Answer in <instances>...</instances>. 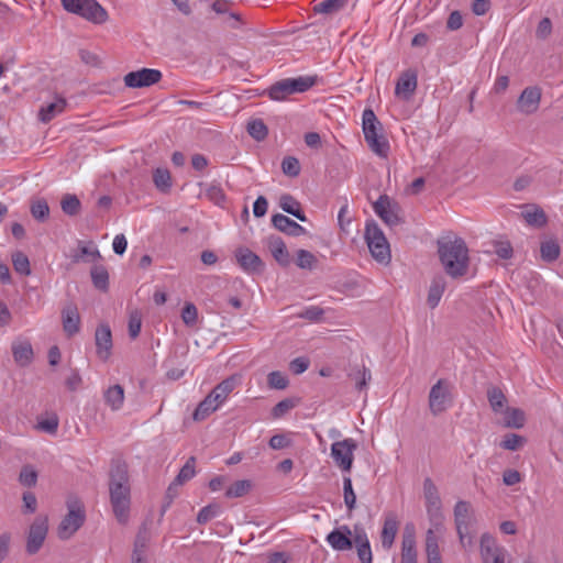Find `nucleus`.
<instances>
[{"label":"nucleus","instance_id":"1","mask_svg":"<svg viewBox=\"0 0 563 563\" xmlns=\"http://www.w3.org/2000/svg\"><path fill=\"white\" fill-rule=\"evenodd\" d=\"M110 503L118 522L125 525L129 521L131 506V487L128 465L115 461L111 464L109 473Z\"/></svg>","mask_w":563,"mask_h":563},{"label":"nucleus","instance_id":"2","mask_svg":"<svg viewBox=\"0 0 563 563\" xmlns=\"http://www.w3.org/2000/svg\"><path fill=\"white\" fill-rule=\"evenodd\" d=\"M438 253L445 273L452 278L464 276L468 269V249L461 238L438 241Z\"/></svg>","mask_w":563,"mask_h":563},{"label":"nucleus","instance_id":"3","mask_svg":"<svg viewBox=\"0 0 563 563\" xmlns=\"http://www.w3.org/2000/svg\"><path fill=\"white\" fill-rule=\"evenodd\" d=\"M362 125L364 139L368 147L378 156L386 157L389 152V143L380 133L383 129L382 123L372 109L367 108L363 111Z\"/></svg>","mask_w":563,"mask_h":563},{"label":"nucleus","instance_id":"4","mask_svg":"<svg viewBox=\"0 0 563 563\" xmlns=\"http://www.w3.org/2000/svg\"><path fill=\"white\" fill-rule=\"evenodd\" d=\"M314 85L316 77L311 76L284 78L271 85L264 93L273 101H284L291 95L306 92Z\"/></svg>","mask_w":563,"mask_h":563},{"label":"nucleus","instance_id":"5","mask_svg":"<svg viewBox=\"0 0 563 563\" xmlns=\"http://www.w3.org/2000/svg\"><path fill=\"white\" fill-rule=\"evenodd\" d=\"M365 240L372 256L379 263L388 264L390 261L389 243L374 220L366 222Z\"/></svg>","mask_w":563,"mask_h":563},{"label":"nucleus","instance_id":"6","mask_svg":"<svg viewBox=\"0 0 563 563\" xmlns=\"http://www.w3.org/2000/svg\"><path fill=\"white\" fill-rule=\"evenodd\" d=\"M452 390L453 385L444 378L432 385L428 396V405L434 417L445 412L453 405Z\"/></svg>","mask_w":563,"mask_h":563},{"label":"nucleus","instance_id":"7","mask_svg":"<svg viewBox=\"0 0 563 563\" xmlns=\"http://www.w3.org/2000/svg\"><path fill=\"white\" fill-rule=\"evenodd\" d=\"M64 9L95 23L107 20V11L96 0H62Z\"/></svg>","mask_w":563,"mask_h":563},{"label":"nucleus","instance_id":"8","mask_svg":"<svg viewBox=\"0 0 563 563\" xmlns=\"http://www.w3.org/2000/svg\"><path fill=\"white\" fill-rule=\"evenodd\" d=\"M454 522L463 548L472 544V538L468 536L472 522V509L470 503L459 500L454 506Z\"/></svg>","mask_w":563,"mask_h":563},{"label":"nucleus","instance_id":"9","mask_svg":"<svg viewBox=\"0 0 563 563\" xmlns=\"http://www.w3.org/2000/svg\"><path fill=\"white\" fill-rule=\"evenodd\" d=\"M356 448L357 444L352 438L332 443L331 456L335 465L343 472L351 471Z\"/></svg>","mask_w":563,"mask_h":563},{"label":"nucleus","instance_id":"10","mask_svg":"<svg viewBox=\"0 0 563 563\" xmlns=\"http://www.w3.org/2000/svg\"><path fill=\"white\" fill-rule=\"evenodd\" d=\"M47 532H48L47 517L37 516L34 519L33 523L30 526V529H29V532L26 536L25 550H26L27 554L34 555L41 550V548L47 537Z\"/></svg>","mask_w":563,"mask_h":563},{"label":"nucleus","instance_id":"11","mask_svg":"<svg viewBox=\"0 0 563 563\" xmlns=\"http://www.w3.org/2000/svg\"><path fill=\"white\" fill-rule=\"evenodd\" d=\"M85 522V512L76 504L68 506V514L58 526V537L62 540L69 539Z\"/></svg>","mask_w":563,"mask_h":563},{"label":"nucleus","instance_id":"12","mask_svg":"<svg viewBox=\"0 0 563 563\" xmlns=\"http://www.w3.org/2000/svg\"><path fill=\"white\" fill-rule=\"evenodd\" d=\"M423 495L426 499L427 512L430 520L435 525H440L442 519L441 515V499L439 496L438 488L430 477L423 481Z\"/></svg>","mask_w":563,"mask_h":563},{"label":"nucleus","instance_id":"13","mask_svg":"<svg viewBox=\"0 0 563 563\" xmlns=\"http://www.w3.org/2000/svg\"><path fill=\"white\" fill-rule=\"evenodd\" d=\"M481 556L484 563H506L507 551L488 533L481 537Z\"/></svg>","mask_w":563,"mask_h":563},{"label":"nucleus","instance_id":"14","mask_svg":"<svg viewBox=\"0 0 563 563\" xmlns=\"http://www.w3.org/2000/svg\"><path fill=\"white\" fill-rule=\"evenodd\" d=\"M373 209L388 227H395L401 222L398 214V205L393 202L387 195L379 196L373 203Z\"/></svg>","mask_w":563,"mask_h":563},{"label":"nucleus","instance_id":"15","mask_svg":"<svg viewBox=\"0 0 563 563\" xmlns=\"http://www.w3.org/2000/svg\"><path fill=\"white\" fill-rule=\"evenodd\" d=\"M162 79V73L158 69L142 68L136 71H130L124 76V85L129 88L150 87Z\"/></svg>","mask_w":563,"mask_h":563},{"label":"nucleus","instance_id":"16","mask_svg":"<svg viewBox=\"0 0 563 563\" xmlns=\"http://www.w3.org/2000/svg\"><path fill=\"white\" fill-rule=\"evenodd\" d=\"M354 529L351 530L349 526L343 525L331 531L325 540L328 544L335 551H347L353 548Z\"/></svg>","mask_w":563,"mask_h":563},{"label":"nucleus","instance_id":"17","mask_svg":"<svg viewBox=\"0 0 563 563\" xmlns=\"http://www.w3.org/2000/svg\"><path fill=\"white\" fill-rule=\"evenodd\" d=\"M542 91L537 86H530L522 90L518 100L517 108L521 113L532 114L540 106Z\"/></svg>","mask_w":563,"mask_h":563},{"label":"nucleus","instance_id":"18","mask_svg":"<svg viewBox=\"0 0 563 563\" xmlns=\"http://www.w3.org/2000/svg\"><path fill=\"white\" fill-rule=\"evenodd\" d=\"M418 85L417 71L408 69L404 71L396 82L395 95L404 100H409Z\"/></svg>","mask_w":563,"mask_h":563},{"label":"nucleus","instance_id":"19","mask_svg":"<svg viewBox=\"0 0 563 563\" xmlns=\"http://www.w3.org/2000/svg\"><path fill=\"white\" fill-rule=\"evenodd\" d=\"M353 544L356 547L358 560L362 563H372L373 554L371 543L365 529L361 525H354Z\"/></svg>","mask_w":563,"mask_h":563},{"label":"nucleus","instance_id":"20","mask_svg":"<svg viewBox=\"0 0 563 563\" xmlns=\"http://www.w3.org/2000/svg\"><path fill=\"white\" fill-rule=\"evenodd\" d=\"M96 353L102 361H107L111 354L112 335L108 324H100L95 333Z\"/></svg>","mask_w":563,"mask_h":563},{"label":"nucleus","instance_id":"21","mask_svg":"<svg viewBox=\"0 0 563 563\" xmlns=\"http://www.w3.org/2000/svg\"><path fill=\"white\" fill-rule=\"evenodd\" d=\"M11 350H12V355H13L14 362L19 366L25 367L32 363L33 357H34V352H33L32 344L29 340L20 339V338L15 339L12 342Z\"/></svg>","mask_w":563,"mask_h":563},{"label":"nucleus","instance_id":"22","mask_svg":"<svg viewBox=\"0 0 563 563\" xmlns=\"http://www.w3.org/2000/svg\"><path fill=\"white\" fill-rule=\"evenodd\" d=\"M235 257L242 269L247 273H261L264 269V263L260 256L246 247L238 249Z\"/></svg>","mask_w":563,"mask_h":563},{"label":"nucleus","instance_id":"23","mask_svg":"<svg viewBox=\"0 0 563 563\" xmlns=\"http://www.w3.org/2000/svg\"><path fill=\"white\" fill-rule=\"evenodd\" d=\"M399 528V521L397 519L396 514L388 512L385 515L382 532H380V542L382 547L385 550H390L394 545L395 538L397 536Z\"/></svg>","mask_w":563,"mask_h":563},{"label":"nucleus","instance_id":"24","mask_svg":"<svg viewBox=\"0 0 563 563\" xmlns=\"http://www.w3.org/2000/svg\"><path fill=\"white\" fill-rule=\"evenodd\" d=\"M272 224L278 231L290 236H300L307 233V230L302 225H300L299 223H297L296 221L291 220L290 218L283 213L274 214L272 217Z\"/></svg>","mask_w":563,"mask_h":563},{"label":"nucleus","instance_id":"25","mask_svg":"<svg viewBox=\"0 0 563 563\" xmlns=\"http://www.w3.org/2000/svg\"><path fill=\"white\" fill-rule=\"evenodd\" d=\"M196 474V457L190 456L184 466L180 468L178 475L167 488V496L173 498L177 494V488L191 479Z\"/></svg>","mask_w":563,"mask_h":563},{"label":"nucleus","instance_id":"26","mask_svg":"<svg viewBox=\"0 0 563 563\" xmlns=\"http://www.w3.org/2000/svg\"><path fill=\"white\" fill-rule=\"evenodd\" d=\"M150 541V531L146 525H143L135 537L132 552V563H146L145 552Z\"/></svg>","mask_w":563,"mask_h":563},{"label":"nucleus","instance_id":"27","mask_svg":"<svg viewBox=\"0 0 563 563\" xmlns=\"http://www.w3.org/2000/svg\"><path fill=\"white\" fill-rule=\"evenodd\" d=\"M267 245L273 257L279 265L288 266L290 264V254L282 238L277 235H269L267 238Z\"/></svg>","mask_w":563,"mask_h":563},{"label":"nucleus","instance_id":"28","mask_svg":"<svg viewBox=\"0 0 563 563\" xmlns=\"http://www.w3.org/2000/svg\"><path fill=\"white\" fill-rule=\"evenodd\" d=\"M67 106V101L63 97H56L55 100L46 106L41 107L38 119L43 123L51 122L55 117L63 113Z\"/></svg>","mask_w":563,"mask_h":563},{"label":"nucleus","instance_id":"29","mask_svg":"<svg viewBox=\"0 0 563 563\" xmlns=\"http://www.w3.org/2000/svg\"><path fill=\"white\" fill-rule=\"evenodd\" d=\"M62 318L64 331L68 336H73L79 331L80 317L74 305H69L64 308Z\"/></svg>","mask_w":563,"mask_h":563},{"label":"nucleus","instance_id":"30","mask_svg":"<svg viewBox=\"0 0 563 563\" xmlns=\"http://www.w3.org/2000/svg\"><path fill=\"white\" fill-rule=\"evenodd\" d=\"M445 288L446 280L444 276L437 275L432 278L427 297V303L431 309L438 307Z\"/></svg>","mask_w":563,"mask_h":563},{"label":"nucleus","instance_id":"31","mask_svg":"<svg viewBox=\"0 0 563 563\" xmlns=\"http://www.w3.org/2000/svg\"><path fill=\"white\" fill-rule=\"evenodd\" d=\"M521 217L529 225L534 228H542L548 223L545 212L536 205L527 206L525 211L521 212Z\"/></svg>","mask_w":563,"mask_h":563},{"label":"nucleus","instance_id":"32","mask_svg":"<svg viewBox=\"0 0 563 563\" xmlns=\"http://www.w3.org/2000/svg\"><path fill=\"white\" fill-rule=\"evenodd\" d=\"M239 378L236 376H230L223 379L220 384H218L210 394L213 399H216L221 405L225 401L228 396L234 390V388L239 384Z\"/></svg>","mask_w":563,"mask_h":563},{"label":"nucleus","instance_id":"33","mask_svg":"<svg viewBox=\"0 0 563 563\" xmlns=\"http://www.w3.org/2000/svg\"><path fill=\"white\" fill-rule=\"evenodd\" d=\"M279 207L286 213H289L297 218L299 221L306 222L307 217L301 209L300 202L289 194H285L279 199Z\"/></svg>","mask_w":563,"mask_h":563},{"label":"nucleus","instance_id":"34","mask_svg":"<svg viewBox=\"0 0 563 563\" xmlns=\"http://www.w3.org/2000/svg\"><path fill=\"white\" fill-rule=\"evenodd\" d=\"M106 404L112 410H119L122 408L124 402V389L121 385L115 384L107 388L103 393Z\"/></svg>","mask_w":563,"mask_h":563},{"label":"nucleus","instance_id":"35","mask_svg":"<svg viewBox=\"0 0 563 563\" xmlns=\"http://www.w3.org/2000/svg\"><path fill=\"white\" fill-rule=\"evenodd\" d=\"M101 258L99 250L91 243V246L80 245L77 251L71 254V262L78 264L80 262H95Z\"/></svg>","mask_w":563,"mask_h":563},{"label":"nucleus","instance_id":"36","mask_svg":"<svg viewBox=\"0 0 563 563\" xmlns=\"http://www.w3.org/2000/svg\"><path fill=\"white\" fill-rule=\"evenodd\" d=\"M220 406L221 404L213 399L212 395L209 393V395L198 405L194 411L192 418L196 421L203 420L210 413L216 411Z\"/></svg>","mask_w":563,"mask_h":563},{"label":"nucleus","instance_id":"37","mask_svg":"<svg viewBox=\"0 0 563 563\" xmlns=\"http://www.w3.org/2000/svg\"><path fill=\"white\" fill-rule=\"evenodd\" d=\"M426 552L428 556V563H442L438 538L433 529H429L426 534Z\"/></svg>","mask_w":563,"mask_h":563},{"label":"nucleus","instance_id":"38","mask_svg":"<svg viewBox=\"0 0 563 563\" xmlns=\"http://www.w3.org/2000/svg\"><path fill=\"white\" fill-rule=\"evenodd\" d=\"M91 280L93 286L102 291H107L109 287V274L103 265H95L91 271Z\"/></svg>","mask_w":563,"mask_h":563},{"label":"nucleus","instance_id":"39","mask_svg":"<svg viewBox=\"0 0 563 563\" xmlns=\"http://www.w3.org/2000/svg\"><path fill=\"white\" fill-rule=\"evenodd\" d=\"M505 426L508 428H522L525 424V412L518 408H506L504 411Z\"/></svg>","mask_w":563,"mask_h":563},{"label":"nucleus","instance_id":"40","mask_svg":"<svg viewBox=\"0 0 563 563\" xmlns=\"http://www.w3.org/2000/svg\"><path fill=\"white\" fill-rule=\"evenodd\" d=\"M541 258L545 262H554L559 258L561 249L556 240L550 239L541 243Z\"/></svg>","mask_w":563,"mask_h":563},{"label":"nucleus","instance_id":"41","mask_svg":"<svg viewBox=\"0 0 563 563\" xmlns=\"http://www.w3.org/2000/svg\"><path fill=\"white\" fill-rule=\"evenodd\" d=\"M487 398L494 412H501L506 406L507 399L498 387H490L487 390Z\"/></svg>","mask_w":563,"mask_h":563},{"label":"nucleus","instance_id":"42","mask_svg":"<svg viewBox=\"0 0 563 563\" xmlns=\"http://www.w3.org/2000/svg\"><path fill=\"white\" fill-rule=\"evenodd\" d=\"M60 207L65 214L75 217L80 212L81 202L76 195L66 194L62 198Z\"/></svg>","mask_w":563,"mask_h":563},{"label":"nucleus","instance_id":"43","mask_svg":"<svg viewBox=\"0 0 563 563\" xmlns=\"http://www.w3.org/2000/svg\"><path fill=\"white\" fill-rule=\"evenodd\" d=\"M347 2L349 0H324L314 5V12L322 14H333L345 8Z\"/></svg>","mask_w":563,"mask_h":563},{"label":"nucleus","instance_id":"44","mask_svg":"<svg viewBox=\"0 0 563 563\" xmlns=\"http://www.w3.org/2000/svg\"><path fill=\"white\" fill-rule=\"evenodd\" d=\"M153 181L157 189L166 192L172 187L170 173L166 168H156L153 173Z\"/></svg>","mask_w":563,"mask_h":563},{"label":"nucleus","instance_id":"45","mask_svg":"<svg viewBox=\"0 0 563 563\" xmlns=\"http://www.w3.org/2000/svg\"><path fill=\"white\" fill-rule=\"evenodd\" d=\"M349 377L355 383V388L361 391L367 387L372 375L369 369L363 366L362 368H356L355 371L351 372Z\"/></svg>","mask_w":563,"mask_h":563},{"label":"nucleus","instance_id":"46","mask_svg":"<svg viewBox=\"0 0 563 563\" xmlns=\"http://www.w3.org/2000/svg\"><path fill=\"white\" fill-rule=\"evenodd\" d=\"M252 487V483L249 479H241L234 482L225 492L228 498H239L246 495Z\"/></svg>","mask_w":563,"mask_h":563},{"label":"nucleus","instance_id":"47","mask_svg":"<svg viewBox=\"0 0 563 563\" xmlns=\"http://www.w3.org/2000/svg\"><path fill=\"white\" fill-rule=\"evenodd\" d=\"M317 262V257L311 252L302 249L297 251L296 264L299 268L311 271L316 267Z\"/></svg>","mask_w":563,"mask_h":563},{"label":"nucleus","instance_id":"48","mask_svg":"<svg viewBox=\"0 0 563 563\" xmlns=\"http://www.w3.org/2000/svg\"><path fill=\"white\" fill-rule=\"evenodd\" d=\"M12 264L16 273L27 276L31 274L30 261L27 256L22 252H15L12 254Z\"/></svg>","mask_w":563,"mask_h":563},{"label":"nucleus","instance_id":"49","mask_svg":"<svg viewBox=\"0 0 563 563\" xmlns=\"http://www.w3.org/2000/svg\"><path fill=\"white\" fill-rule=\"evenodd\" d=\"M343 497L345 506L352 511L356 506V495L353 490L352 479L349 476L343 477Z\"/></svg>","mask_w":563,"mask_h":563},{"label":"nucleus","instance_id":"50","mask_svg":"<svg viewBox=\"0 0 563 563\" xmlns=\"http://www.w3.org/2000/svg\"><path fill=\"white\" fill-rule=\"evenodd\" d=\"M221 507L218 504H210L202 507L197 516V522L199 525H206L211 519L216 518L220 514Z\"/></svg>","mask_w":563,"mask_h":563},{"label":"nucleus","instance_id":"51","mask_svg":"<svg viewBox=\"0 0 563 563\" xmlns=\"http://www.w3.org/2000/svg\"><path fill=\"white\" fill-rule=\"evenodd\" d=\"M247 132L256 141H263L267 136L268 130L265 123L257 119L249 122Z\"/></svg>","mask_w":563,"mask_h":563},{"label":"nucleus","instance_id":"52","mask_svg":"<svg viewBox=\"0 0 563 563\" xmlns=\"http://www.w3.org/2000/svg\"><path fill=\"white\" fill-rule=\"evenodd\" d=\"M267 384L272 389L283 390L287 388L289 380L285 374L279 371L271 372L267 376Z\"/></svg>","mask_w":563,"mask_h":563},{"label":"nucleus","instance_id":"53","mask_svg":"<svg viewBox=\"0 0 563 563\" xmlns=\"http://www.w3.org/2000/svg\"><path fill=\"white\" fill-rule=\"evenodd\" d=\"M181 320L187 327H195L198 321V309L192 302H186L181 310Z\"/></svg>","mask_w":563,"mask_h":563},{"label":"nucleus","instance_id":"54","mask_svg":"<svg viewBox=\"0 0 563 563\" xmlns=\"http://www.w3.org/2000/svg\"><path fill=\"white\" fill-rule=\"evenodd\" d=\"M300 163L294 156H286L282 162V170L289 177H297L300 174Z\"/></svg>","mask_w":563,"mask_h":563},{"label":"nucleus","instance_id":"55","mask_svg":"<svg viewBox=\"0 0 563 563\" xmlns=\"http://www.w3.org/2000/svg\"><path fill=\"white\" fill-rule=\"evenodd\" d=\"M19 481L26 487H33L37 482V472L32 466L26 465L21 470Z\"/></svg>","mask_w":563,"mask_h":563},{"label":"nucleus","instance_id":"56","mask_svg":"<svg viewBox=\"0 0 563 563\" xmlns=\"http://www.w3.org/2000/svg\"><path fill=\"white\" fill-rule=\"evenodd\" d=\"M31 213L34 219L44 221L49 214V207L45 200H37L32 203Z\"/></svg>","mask_w":563,"mask_h":563},{"label":"nucleus","instance_id":"57","mask_svg":"<svg viewBox=\"0 0 563 563\" xmlns=\"http://www.w3.org/2000/svg\"><path fill=\"white\" fill-rule=\"evenodd\" d=\"M295 406L296 402L292 399H283L273 407L272 416L275 419L282 418L283 416L288 413Z\"/></svg>","mask_w":563,"mask_h":563},{"label":"nucleus","instance_id":"58","mask_svg":"<svg viewBox=\"0 0 563 563\" xmlns=\"http://www.w3.org/2000/svg\"><path fill=\"white\" fill-rule=\"evenodd\" d=\"M142 328V316L139 311H132L129 318V335L131 339H136Z\"/></svg>","mask_w":563,"mask_h":563},{"label":"nucleus","instance_id":"59","mask_svg":"<svg viewBox=\"0 0 563 563\" xmlns=\"http://www.w3.org/2000/svg\"><path fill=\"white\" fill-rule=\"evenodd\" d=\"M494 253L503 260H509L514 254L512 245L509 241H495Z\"/></svg>","mask_w":563,"mask_h":563},{"label":"nucleus","instance_id":"60","mask_svg":"<svg viewBox=\"0 0 563 563\" xmlns=\"http://www.w3.org/2000/svg\"><path fill=\"white\" fill-rule=\"evenodd\" d=\"M523 443H525L523 437L516 434V433H509V434L505 435L500 445L505 450L516 451L519 448H521Z\"/></svg>","mask_w":563,"mask_h":563},{"label":"nucleus","instance_id":"61","mask_svg":"<svg viewBox=\"0 0 563 563\" xmlns=\"http://www.w3.org/2000/svg\"><path fill=\"white\" fill-rule=\"evenodd\" d=\"M206 196L218 206L225 201V194L219 185H210L206 190Z\"/></svg>","mask_w":563,"mask_h":563},{"label":"nucleus","instance_id":"62","mask_svg":"<svg viewBox=\"0 0 563 563\" xmlns=\"http://www.w3.org/2000/svg\"><path fill=\"white\" fill-rule=\"evenodd\" d=\"M416 548V538H415V527L412 525H407L402 534L401 549H415Z\"/></svg>","mask_w":563,"mask_h":563},{"label":"nucleus","instance_id":"63","mask_svg":"<svg viewBox=\"0 0 563 563\" xmlns=\"http://www.w3.org/2000/svg\"><path fill=\"white\" fill-rule=\"evenodd\" d=\"M309 365H310L309 358L305 357V356H300V357L294 358L290 362L289 368L294 374L299 375V374H302L303 372H306L308 369Z\"/></svg>","mask_w":563,"mask_h":563},{"label":"nucleus","instance_id":"64","mask_svg":"<svg viewBox=\"0 0 563 563\" xmlns=\"http://www.w3.org/2000/svg\"><path fill=\"white\" fill-rule=\"evenodd\" d=\"M58 418L56 416H53L48 419L40 421L37 428L42 431L54 434L58 429Z\"/></svg>","mask_w":563,"mask_h":563}]
</instances>
